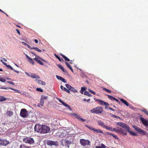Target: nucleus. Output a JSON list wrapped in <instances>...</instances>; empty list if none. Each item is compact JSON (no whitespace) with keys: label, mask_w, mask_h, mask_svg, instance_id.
Instances as JSON below:
<instances>
[{"label":"nucleus","mask_w":148,"mask_h":148,"mask_svg":"<svg viewBox=\"0 0 148 148\" xmlns=\"http://www.w3.org/2000/svg\"><path fill=\"white\" fill-rule=\"evenodd\" d=\"M35 131L40 133H48L50 130V128L48 126L38 124L36 125L34 128Z\"/></svg>","instance_id":"obj_1"},{"label":"nucleus","mask_w":148,"mask_h":148,"mask_svg":"<svg viewBox=\"0 0 148 148\" xmlns=\"http://www.w3.org/2000/svg\"><path fill=\"white\" fill-rule=\"evenodd\" d=\"M103 108L102 107H97L95 108H93L90 110V112L92 113H95L97 114L102 113L103 111Z\"/></svg>","instance_id":"obj_2"},{"label":"nucleus","mask_w":148,"mask_h":148,"mask_svg":"<svg viewBox=\"0 0 148 148\" xmlns=\"http://www.w3.org/2000/svg\"><path fill=\"white\" fill-rule=\"evenodd\" d=\"M61 142L63 146L65 145L68 148L69 147V145L72 143L70 139L69 140L68 139H62L61 140Z\"/></svg>","instance_id":"obj_3"},{"label":"nucleus","mask_w":148,"mask_h":148,"mask_svg":"<svg viewBox=\"0 0 148 148\" xmlns=\"http://www.w3.org/2000/svg\"><path fill=\"white\" fill-rule=\"evenodd\" d=\"M23 141L25 143L29 144L30 145L33 144L34 143L33 138L30 137H26L24 138Z\"/></svg>","instance_id":"obj_4"},{"label":"nucleus","mask_w":148,"mask_h":148,"mask_svg":"<svg viewBox=\"0 0 148 148\" xmlns=\"http://www.w3.org/2000/svg\"><path fill=\"white\" fill-rule=\"evenodd\" d=\"M79 143L80 144L83 146L87 145H90V142L88 140H85L84 139H82L80 140Z\"/></svg>","instance_id":"obj_5"},{"label":"nucleus","mask_w":148,"mask_h":148,"mask_svg":"<svg viewBox=\"0 0 148 148\" xmlns=\"http://www.w3.org/2000/svg\"><path fill=\"white\" fill-rule=\"evenodd\" d=\"M117 124L118 125L126 130L127 131L129 130V129H130V127L129 126L123 123L118 122Z\"/></svg>","instance_id":"obj_6"},{"label":"nucleus","mask_w":148,"mask_h":148,"mask_svg":"<svg viewBox=\"0 0 148 148\" xmlns=\"http://www.w3.org/2000/svg\"><path fill=\"white\" fill-rule=\"evenodd\" d=\"M133 127L136 131H137L139 133L143 135H146L147 133L146 132L142 130L140 128H139L136 125H134L133 126Z\"/></svg>","instance_id":"obj_7"},{"label":"nucleus","mask_w":148,"mask_h":148,"mask_svg":"<svg viewBox=\"0 0 148 148\" xmlns=\"http://www.w3.org/2000/svg\"><path fill=\"white\" fill-rule=\"evenodd\" d=\"M28 114V112L26 109H23L21 110L20 113L21 116L23 118H25L27 116Z\"/></svg>","instance_id":"obj_8"},{"label":"nucleus","mask_w":148,"mask_h":148,"mask_svg":"<svg viewBox=\"0 0 148 148\" xmlns=\"http://www.w3.org/2000/svg\"><path fill=\"white\" fill-rule=\"evenodd\" d=\"M47 144L50 146L52 145L58 146L59 145L57 141H54L51 140H48L46 142Z\"/></svg>","instance_id":"obj_9"},{"label":"nucleus","mask_w":148,"mask_h":148,"mask_svg":"<svg viewBox=\"0 0 148 148\" xmlns=\"http://www.w3.org/2000/svg\"><path fill=\"white\" fill-rule=\"evenodd\" d=\"M9 142L7 140L4 139H0V145H6L8 144Z\"/></svg>","instance_id":"obj_10"},{"label":"nucleus","mask_w":148,"mask_h":148,"mask_svg":"<svg viewBox=\"0 0 148 148\" xmlns=\"http://www.w3.org/2000/svg\"><path fill=\"white\" fill-rule=\"evenodd\" d=\"M140 120L143 124L146 126H148V120H146L144 118L141 117Z\"/></svg>","instance_id":"obj_11"},{"label":"nucleus","mask_w":148,"mask_h":148,"mask_svg":"<svg viewBox=\"0 0 148 148\" xmlns=\"http://www.w3.org/2000/svg\"><path fill=\"white\" fill-rule=\"evenodd\" d=\"M72 115L75 117L78 120L82 121H85V119H83L79 115L76 114H72Z\"/></svg>","instance_id":"obj_12"},{"label":"nucleus","mask_w":148,"mask_h":148,"mask_svg":"<svg viewBox=\"0 0 148 148\" xmlns=\"http://www.w3.org/2000/svg\"><path fill=\"white\" fill-rule=\"evenodd\" d=\"M30 77L33 78L39 79L40 77L38 75L34 73H31L30 74Z\"/></svg>","instance_id":"obj_13"},{"label":"nucleus","mask_w":148,"mask_h":148,"mask_svg":"<svg viewBox=\"0 0 148 148\" xmlns=\"http://www.w3.org/2000/svg\"><path fill=\"white\" fill-rule=\"evenodd\" d=\"M35 80L36 82H37L38 84H42V85H45L46 84V83L45 82L41 80L38 79H36Z\"/></svg>","instance_id":"obj_14"},{"label":"nucleus","mask_w":148,"mask_h":148,"mask_svg":"<svg viewBox=\"0 0 148 148\" xmlns=\"http://www.w3.org/2000/svg\"><path fill=\"white\" fill-rule=\"evenodd\" d=\"M97 123L99 125L101 126L104 128L106 125L103 122L101 121H97Z\"/></svg>","instance_id":"obj_15"},{"label":"nucleus","mask_w":148,"mask_h":148,"mask_svg":"<svg viewBox=\"0 0 148 148\" xmlns=\"http://www.w3.org/2000/svg\"><path fill=\"white\" fill-rule=\"evenodd\" d=\"M13 114V113L12 111H7L5 114V115L10 116H12Z\"/></svg>","instance_id":"obj_16"},{"label":"nucleus","mask_w":148,"mask_h":148,"mask_svg":"<svg viewBox=\"0 0 148 148\" xmlns=\"http://www.w3.org/2000/svg\"><path fill=\"white\" fill-rule=\"evenodd\" d=\"M60 88L62 90H64L65 92H67L68 93H70V90H69L68 89H67V88H66L63 87L62 86H60Z\"/></svg>","instance_id":"obj_17"},{"label":"nucleus","mask_w":148,"mask_h":148,"mask_svg":"<svg viewBox=\"0 0 148 148\" xmlns=\"http://www.w3.org/2000/svg\"><path fill=\"white\" fill-rule=\"evenodd\" d=\"M42 60V61H44V60L42 59V58H40L39 57V58H38L37 60V62L39 64H40V65H44V64L43 62H42L40 61V60Z\"/></svg>","instance_id":"obj_18"},{"label":"nucleus","mask_w":148,"mask_h":148,"mask_svg":"<svg viewBox=\"0 0 148 148\" xmlns=\"http://www.w3.org/2000/svg\"><path fill=\"white\" fill-rule=\"evenodd\" d=\"M44 104V100H42V99H40V102L37 105V106L39 107L42 106H43Z\"/></svg>","instance_id":"obj_19"},{"label":"nucleus","mask_w":148,"mask_h":148,"mask_svg":"<svg viewBox=\"0 0 148 148\" xmlns=\"http://www.w3.org/2000/svg\"><path fill=\"white\" fill-rule=\"evenodd\" d=\"M57 66L60 68V69L64 73H66L67 71L65 70L64 68L60 64H57Z\"/></svg>","instance_id":"obj_20"},{"label":"nucleus","mask_w":148,"mask_h":148,"mask_svg":"<svg viewBox=\"0 0 148 148\" xmlns=\"http://www.w3.org/2000/svg\"><path fill=\"white\" fill-rule=\"evenodd\" d=\"M121 134L123 135H126L127 133L125 132L122 129L120 128V132Z\"/></svg>","instance_id":"obj_21"},{"label":"nucleus","mask_w":148,"mask_h":148,"mask_svg":"<svg viewBox=\"0 0 148 148\" xmlns=\"http://www.w3.org/2000/svg\"><path fill=\"white\" fill-rule=\"evenodd\" d=\"M7 67L10 68L11 70L14 71H15V72L17 73H19V72L18 71H17L16 70L14 69H13V68L12 67H11L10 65H8L7 66Z\"/></svg>","instance_id":"obj_22"},{"label":"nucleus","mask_w":148,"mask_h":148,"mask_svg":"<svg viewBox=\"0 0 148 148\" xmlns=\"http://www.w3.org/2000/svg\"><path fill=\"white\" fill-rule=\"evenodd\" d=\"M121 101L124 104L127 105V106H128L129 105V103H127V102L125 100L123 99H120Z\"/></svg>","instance_id":"obj_23"},{"label":"nucleus","mask_w":148,"mask_h":148,"mask_svg":"<svg viewBox=\"0 0 148 148\" xmlns=\"http://www.w3.org/2000/svg\"><path fill=\"white\" fill-rule=\"evenodd\" d=\"M94 131L96 132L97 133H103V132L100 129H95L94 128Z\"/></svg>","instance_id":"obj_24"},{"label":"nucleus","mask_w":148,"mask_h":148,"mask_svg":"<svg viewBox=\"0 0 148 148\" xmlns=\"http://www.w3.org/2000/svg\"><path fill=\"white\" fill-rule=\"evenodd\" d=\"M127 131L129 132V133L131 135H132L133 136H136L137 135L135 133L130 131V129H129V130H128Z\"/></svg>","instance_id":"obj_25"},{"label":"nucleus","mask_w":148,"mask_h":148,"mask_svg":"<svg viewBox=\"0 0 148 148\" xmlns=\"http://www.w3.org/2000/svg\"><path fill=\"white\" fill-rule=\"evenodd\" d=\"M66 64L67 67L70 69L73 72V70L72 67H71V66L69 65V64L68 62H65Z\"/></svg>","instance_id":"obj_26"},{"label":"nucleus","mask_w":148,"mask_h":148,"mask_svg":"<svg viewBox=\"0 0 148 148\" xmlns=\"http://www.w3.org/2000/svg\"><path fill=\"white\" fill-rule=\"evenodd\" d=\"M69 90H70V91L74 92H77V90L72 86L71 87V88Z\"/></svg>","instance_id":"obj_27"},{"label":"nucleus","mask_w":148,"mask_h":148,"mask_svg":"<svg viewBox=\"0 0 148 148\" xmlns=\"http://www.w3.org/2000/svg\"><path fill=\"white\" fill-rule=\"evenodd\" d=\"M6 100V98L3 96H0V101H3Z\"/></svg>","instance_id":"obj_28"},{"label":"nucleus","mask_w":148,"mask_h":148,"mask_svg":"<svg viewBox=\"0 0 148 148\" xmlns=\"http://www.w3.org/2000/svg\"><path fill=\"white\" fill-rule=\"evenodd\" d=\"M84 95L89 97H92V95L90 94L87 91H85L84 92Z\"/></svg>","instance_id":"obj_29"},{"label":"nucleus","mask_w":148,"mask_h":148,"mask_svg":"<svg viewBox=\"0 0 148 148\" xmlns=\"http://www.w3.org/2000/svg\"><path fill=\"white\" fill-rule=\"evenodd\" d=\"M104 128L108 130L113 131V130H112V128L111 127H108L106 125Z\"/></svg>","instance_id":"obj_30"},{"label":"nucleus","mask_w":148,"mask_h":148,"mask_svg":"<svg viewBox=\"0 0 148 148\" xmlns=\"http://www.w3.org/2000/svg\"><path fill=\"white\" fill-rule=\"evenodd\" d=\"M31 53H32V54H34L37 57H36L35 58H34V60H35L36 61H37L38 58H39V57L37 56L35 54L34 52H31Z\"/></svg>","instance_id":"obj_31"},{"label":"nucleus","mask_w":148,"mask_h":148,"mask_svg":"<svg viewBox=\"0 0 148 148\" xmlns=\"http://www.w3.org/2000/svg\"><path fill=\"white\" fill-rule=\"evenodd\" d=\"M112 130H113V131H115L116 133H119L120 132V128H119V129H116V128H114Z\"/></svg>","instance_id":"obj_32"},{"label":"nucleus","mask_w":148,"mask_h":148,"mask_svg":"<svg viewBox=\"0 0 148 148\" xmlns=\"http://www.w3.org/2000/svg\"><path fill=\"white\" fill-rule=\"evenodd\" d=\"M85 126L87 128H88L90 130L94 131V128H93V127H90V126H88L87 125H86Z\"/></svg>","instance_id":"obj_33"},{"label":"nucleus","mask_w":148,"mask_h":148,"mask_svg":"<svg viewBox=\"0 0 148 148\" xmlns=\"http://www.w3.org/2000/svg\"><path fill=\"white\" fill-rule=\"evenodd\" d=\"M86 90V88L85 87H82L81 88V89L80 90V92L82 94H83L84 91Z\"/></svg>","instance_id":"obj_34"},{"label":"nucleus","mask_w":148,"mask_h":148,"mask_svg":"<svg viewBox=\"0 0 148 148\" xmlns=\"http://www.w3.org/2000/svg\"><path fill=\"white\" fill-rule=\"evenodd\" d=\"M28 61L30 63L32 64L33 65L34 64V61L32 59V58H31L30 59L28 60Z\"/></svg>","instance_id":"obj_35"},{"label":"nucleus","mask_w":148,"mask_h":148,"mask_svg":"<svg viewBox=\"0 0 148 148\" xmlns=\"http://www.w3.org/2000/svg\"><path fill=\"white\" fill-rule=\"evenodd\" d=\"M141 111L145 112V114L147 115L148 114V112L147 110L143 108L142 110H141Z\"/></svg>","instance_id":"obj_36"},{"label":"nucleus","mask_w":148,"mask_h":148,"mask_svg":"<svg viewBox=\"0 0 148 148\" xmlns=\"http://www.w3.org/2000/svg\"><path fill=\"white\" fill-rule=\"evenodd\" d=\"M97 100H98V101L99 102V103L101 105H103V104L105 102L103 101L97 99Z\"/></svg>","instance_id":"obj_37"},{"label":"nucleus","mask_w":148,"mask_h":148,"mask_svg":"<svg viewBox=\"0 0 148 148\" xmlns=\"http://www.w3.org/2000/svg\"><path fill=\"white\" fill-rule=\"evenodd\" d=\"M47 97L42 95L41 96L40 99H42V100H45L47 98Z\"/></svg>","instance_id":"obj_38"},{"label":"nucleus","mask_w":148,"mask_h":148,"mask_svg":"<svg viewBox=\"0 0 148 148\" xmlns=\"http://www.w3.org/2000/svg\"><path fill=\"white\" fill-rule=\"evenodd\" d=\"M107 96H108V98L110 100H114V98L113 97L109 95H107Z\"/></svg>","instance_id":"obj_39"},{"label":"nucleus","mask_w":148,"mask_h":148,"mask_svg":"<svg viewBox=\"0 0 148 148\" xmlns=\"http://www.w3.org/2000/svg\"><path fill=\"white\" fill-rule=\"evenodd\" d=\"M65 86L67 87V88L69 89V90L72 87L70 85L67 84H65Z\"/></svg>","instance_id":"obj_40"},{"label":"nucleus","mask_w":148,"mask_h":148,"mask_svg":"<svg viewBox=\"0 0 148 148\" xmlns=\"http://www.w3.org/2000/svg\"><path fill=\"white\" fill-rule=\"evenodd\" d=\"M6 81V79L3 78H0V81H1L3 82H4Z\"/></svg>","instance_id":"obj_41"},{"label":"nucleus","mask_w":148,"mask_h":148,"mask_svg":"<svg viewBox=\"0 0 148 148\" xmlns=\"http://www.w3.org/2000/svg\"><path fill=\"white\" fill-rule=\"evenodd\" d=\"M55 56L56 58H57L60 61H62L61 60L60 58V57H59L58 55L56 54H55Z\"/></svg>","instance_id":"obj_42"},{"label":"nucleus","mask_w":148,"mask_h":148,"mask_svg":"<svg viewBox=\"0 0 148 148\" xmlns=\"http://www.w3.org/2000/svg\"><path fill=\"white\" fill-rule=\"evenodd\" d=\"M103 90H104L109 93H111V91L107 89V88H103Z\"/></svg>","instance_id":"obj_43"},{"label":"nucleus","mask_w":148,"mask_h":148,"mask_svg":"<svg viewBox=\"0 0 148 148\" xmlns=\"http://www.w3.org/2000/svg\"><path fill=\"white\" fill-rule=\"evenodd\" d=\"M56 77L58 79V80H61V79L62 78V77H61L58 75H56Z\"/></svg>","instance_id":"obj_44"},{"label":"nucleus","mask_w":148,"mask_h":148,"mask_svg":"<svg viewBox=\"0 0 148 148\" xmlns=\"http://www.w3.org/2000/svg\"><path fill=\"white\" fill-rule=\"evenodd\" d=\"M61 81L64 83H67L66 80L64 78L62 77L61 79Z\"/></svg>","instance_id":"obj_45"},{"label":"nucleus","mask_w":148,"mask_h":148,"mask_svg":"<svg viewBox=\"0 0 148 148\" xmlns=\"http://www.w3.org/2000/svg\"><path fill=\"white\" fill-rule=\"evenodd\" d=\"M36 90L38 91H40V92H43V90L40 88H37Z\"/></svg>","instance_id":"obj_46"},{"label":"nucleus","mask_w":148,"mask_h":148,"mask_svg":"<svg viewBox=\"0 0 148 148\" xmlns=\"http://www.w3.org/2000/svg\"><path fill=\"white\" fill-rule=\"evenodd\" d=\"M11 89L15 91L16 92L20 93V91L17 90L13 89V88H11Z\"/></svg>","instance_id":"obj_47"},{"label":"nucleus","mask_w":148,"mask_h":148,"mask_svg":"<svg viewBox=\"0 0 148 148\" xmlns=\"http://www.w3.org/2000/svg\"><path fill=\"white\" fill-rule=\"evenodd\" d=\"M36 51H38L39 52H41V50H40V49H39L37 47H35V49Z\"/></svg>","instance_id":"obj_48"},{"label":"nucleus","mask_w":148,"mask_h":148,"mask_svg":"<svg viewBox=\"0 0 148 148\" xmlns=\"http://www.w3.org/2000/svg\"><path fill=\"white\" fill-rule=\"evenodd\" d=\"M57 99H58V101L62 104L64 102L62 101V100L61 99H59L58 98H57Z\"/></svg>","instance_id":"obj_49"},{"label":"nucleus","mask_w":148,"mask_h":148,"mask_svg":"<svg viewBox=\"0 0 148 148\" xmlns=\"http://www.w3.org/2000/svg\"><path fill=\"white\" fill-rule=\"evenodd\" d=\"M62 105L66 107H67V106H68L69 105H68L67 104H66V103H65L64 102L62 104Z\"/></svg>","instance_id":"obj_50"},{"label":"nucleus","mask_w":148,"mask_h":148,"mask_svg":"<svg viewBox=\"0 0 148 148\" xmlns=\"http://www.w3.org/2000/svg\"><path fill=\"white\" fill-rule=\"evenodd\" d=\"M64 58L66 61H70V60L66 56Z\"/></svg>","instance_id":"obj_51"},{"label":"nucleus","mask_w":148,"mask_h":148,"mask_svg":"<svg viewBox=\"0 0 148 148\" xmlns=\"http://www.w3.org/2000/svg\"><path fill=\"white\" fill-rule=\"evenodd\" d=\"M7 82L8 83H9V84H12L13 85H14V83H13L12 82H10V81H8Z\"/></svg>","instance_id":"obj_52"},{"label":"nucleus","mask_w":148,"mask_h":148,"mask_svg":"<svg viewBox=\"0 0 148 148\" xmlns=\"http://www.w3.org/2000/svg\"><path fill=\"white\" fill-rule=\"evenodd\" d=\"M103 105L106 106H108L109 105V104L106 102H104Z\"/></svg>","instance_id":"obj_53"},{"label":"nucleus","mask_w":148,"mask_h":148,"mask_svg":"<svg viewBox=\"0 0 148 148\" xmlns=\"http://www.w3.org/2000/svg\"><path fill=\"white\" fill-rule=\"evenodd\" d=\"M101 147L102 148H106V147L103 144H101Z\"/></svg>","instance_id":"obj_54"},{"label":"nucleus","mask_w":148,"mask_h":148,"mask_svg":"<svg viewBox=\"0 0 148 148\" xmlns=\"http://www.w3.org/2000/svg\"><path fill=\"white\" fill-rule=\"evenodd\" d=\"M112 117H115V118H120V117L119 116H115V115H112Z\"/></svg>","instance_id":"obj_55"},{"label":"nucleus","mask_w":148,"mask_h":148,"mask_svg":"<svg viewBox=\"0 0 148 148\" xmlns=\"http://www.w3.org/2000/svg\"><path fill=\"white\" fill-rule=\"evenodd\" d=\"M66 108H68V109L70 110L71 111L72 110V109L71 108V107L69 106L68 105V106H67V107Z\"/></svg>","instance_id":"obj_56"},{"label":"nucleus","mask_w":148,"mask_h":148,"mask_svg":"<svg viewBox=\"0 0 148 148\" xmlns=\"http://www.w3.org/2000/svg\"><path fill=\"white\" fill-rule=\"evenodd\" d=\"M11 88L10 87H4V89H11Z\"/></svg>","instance_id":"obj_57"},{"label":"nucleus","mask_w":148,"mask_h":148,"mask_svg":"<svg viewBox=\"0 0 148 148\" xmlns=\"http://www.w3.org/2000/svg\"><path fill=\"white\" fill-rule=\"evenodd\" d=\"M113 136L114 138H115V139H118V138L116 136H115V135H114Z\"/></svg>","instance_id":"obj_58"},{"label":"nucleus","mask_w":148,"mask_h":148,"mask_svg":"<svg viewBox=\"0 0 148 148\" xmlns=\"http://www.w3.org/2000/svg\"><path fill=\"white\" fill-rule=\"evenodd\" d=\"M113 136L114 138H115V139H118V138L116 136H115V135H114Z\"/></svg>","instance_id":"obj_59"},{"label":"nucleus","mask_w":148,"mask_h":148,"mask_svg":"<svg viewBox=\"0 0 148 148\" xmlns=\"http://www.w3.org/2000/svg\"><path fill=\"white\" fill-rule=\"evenodd\" d=\"M25 56L26 58L28 59V60H29L31 58L29 57L27 54H25Z\"/></svg>","instance_id":"obj_60"},{"label":"nucleus","mask_w":148,"mask_h":148,"mask_svg":"<svg viewBox=\"0 0 148 148\" xmlns=\"http://www.w3.org/2000/svg\"><path fill=\"white\" fill-rule=\"evenodd\" d=\"M2 63L7 67V66L8 65H7L6 63L3 62H2Z\"/></svg>","instance_id":"obj_61"},{"label":"nucleus","mask_w":148,"mask_h":148,"mask_svg":"<svg viewBox=\"0 0 148 148\" xmlns=\"http://www.w3.org/2000/svg\"><path fill=\"white\" fill-rule=\"evenodd\" d=\"M16 31H17V32L18 33V34H19V35L21 34L20 33V32H19V30L18 29H16Z\"/></svg>","instance_id":"obj_62"},{"label":"nucleus","mask_w":148,"mask_h":148,"mask_svg":"<svg viewBox=\"0 0 148 148\" xmlns=\"http://www.w3.org/2000/svg\"><path fill=\"white\" fill-rule=\"evenodd\" d=\"M108 108H109L110 110H112V111H114V110L112 108H110V107H108Z\"/></svg>","instance_id":"obj_63"},{"label":"nucleus","mask_w":148,"mask_h":148,"mask_svg":"<svg viewBox=\"0 0 148 148\" xmlns=\"http://www.w3.org/2000/svg\"><path fill=\"white\" fill-rule=\"evenodd\" d=\"M96 148H102L101 146H96Z\"/></svg>","instance_id":"obj_64"}]
</instances>
